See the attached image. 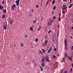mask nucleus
Here are the masks:
<instances>
[{
    "instance_id": "nucleus-28",
    "label": "nucleus",
    "mask_w": 73,
    "mask_h": 73,
    "mask_svg": "<svg viewBox=\"0 0 73 73\" xmlns=\"http://www.w3.org/2000/svg\"><path fill=\"white\" fill-rule=\"evenodd\" d=\"M71 49L72 50H73V46H72L71 48Z\"/></svg>"
},
{
    "instance_id": "nucleus-61",
    "label": "nucleus",
    "mask_w": 73,
    "mask_h": 73,
    "mask_svg": "<svg viewBox=\"0 0 73 73\" xmlns=\"http://www.w3.org/2000/svg\"><path fill=\"white\" fill-rule=\"evenodd\" d=\"M59 25H58V28H59Z\"/></svg>"
},
{
    "instance_id": "nucleus-25",
    "label": "nucleus",
    "mask_w": 73,
    "mask_h": 73,
    "mask_svg": "<svg viewBox=\"0 0 73 73\" xmlns=\"http://www.w3.org/2000/svg\"><path fill=\"white\" fill-rule=\"evenodd\" d=\"M40 68L41 69V70H42V71H43V69H42V67L41 66H40Z\"/></svg>"
},
{
    "instance_id": "nucleus-58",
    "label": "nucleus",
    "mask_w": 73,
    "mask_h": 73,
    "mask_svg": "<svg viewBox=\"0 0 73 73\" xmlns=\"http://www.w3.org/2000/svg\"><path fill=\"white\" fill-rule=\"evenodd\" d=\"M68 58H70V56H67Z\"/></svg>"
},
{
    "instance_id": "nucleus-63",
    "label": "nucleus",
    "mask_w": 73,
    "mask_h": 73,
    "mask_svg": "<svg viewBox=\"0 0 73 73\" xmlns=\"http://www.w3.org/2000/svg\"><path fill=\"white\" fill-rule=\"evenodd\" d=\"M71 38H72V36H71Z\"/></svg>"
},
{
    "instance_id": "nucleus-16",
    "label": "nucleus",
    "mask_w": 73,
    "mask_h": 73,
    "mask_svg": "<svg viewBox=\"0 0 73 73\" xmlns=\"http://www.w3.org/2000/svg\"><path fill=\"white\" fill-rule=\"evenodd\" d=\"M67 56H68V55H67V54L66 53H65L64 54V56L65 58L66 57H67Z\"/></svg>"
},
{
    "instance_id": "nucleus-27",
    "label": "nucleus",
    "mask_w": 73,
    "mask_h": 73,
    "mask_svg": "<svg viewBox=\"0 0 73 73\" xmlns=\"http://www.w3.org/2000/svg\"><path fill=\"white\" fill-rule=\"evenodd\" d=\"M63 61H65V58H63Z\"/></svg>"
},
{
    "instance_id": "nucleus-44",
    "label": "nucleus",
    "mask_w": 73,
    "mask_h": 73,
    "mask_svg": "<svg viewBox=\"0 0 73 73\" xmlns=\"http://www.w3.org/2000/svg\"><path fill=\"white\" fill-rule=\"evenodd\" d=\"M49 0H48V1H47V2L46 3H47V4H48V3H49Z\"/></svg>"
},
{
    "instance_id": "nucleus-62",
    "label": "nucleus",
    "mask_w": 73,
    "mask_h": 73,
    "mask_svg": "<svg viewBox=\"0 0 73 73\" xmlns=\"http://www.w3.org/2000/svg\"><path fill=\"white\" fill-rule=\"evenodd\" d=\"M32 12H33V10H32Z\"/></svg>"
},
{
    "instance_id": "nucleus-22",
    "label": "nucleus",
    "mask_w": 73,
    "mask_h": 73,
    "mask_svg": "<svg viewBox=\"0 0 73 73\" xmlns=\"http://www.w3.org/2000/svg\"><path fill=\"white\" fill-rule=\"evenodd\" d=\"M58 20L59 21H61V17H59L58 18Z\"/></svg>"
},
{
    "instance_id": "nucleus-6",
    "label": "nucleus",
    "mask_w": 73,
    "mask_h": 73,
    "mask_svg": "<svg viewBox=\"0 0 73 73\" xmlns=\"http://www.w3.org/2000/svg\"><path fill=\"white\" fill-rule=\"evenodd\" d=\"M62 10H64V9H66L67 8V7L66 6V5H63V7H62Z\"/></svg>"
},
{
    "instance_id": "nucleus-59",
    "label": "nucleus",
    "mask_w": 73,
    "mask_h": 73,
    "mask_svg": "<svg viewBox=\"0 0 73 73\" xmlns=\"http://www.w3.org/2000/svg\"><path fill=\"white\" fill-rule=\"evenodd\" d=\"M48 4V3H46V5H47Z\"/></svg>"
},
{
    "instance_id": "nucleus-10",
    "label": "nucleus",
    "mask_w": 73,
    "mask_h": 73,
    "mask_svg": "<svg viewBox=\"0 0 73 73\" xmlns=\"http://www.w3.org/2000/svg\"><path fill=\"white\" fill-rule=\"evenodd\" d=\"M47 42H48V40H46L44 43L45 46L47 45Z\"/></svg>"
},
{
    "instance_id": "nucleus-23",
    "label": "nucleus",
    "mask_w": 73,
    "mask_h": 73,
    "mask_svg": "<svg viewBox=\"0 0 73 73\" xmlns=\"http://www.w3.org/2000/svg\"><path fill=\"white\" fill-rule=\"evenodd\" d=\"M30 31H32L33 30V28H32V27H30Z\"/></svg>"
},
{
    "instance_id": "nucleus-29",
    "label": "nucleus",
    "mask_w": 73,
    "mask_h": 73,
    "mask_svg": "<svg viewBox=\"0 0 73 73\" xmlns=\"http://www.w3.org/2000/svg\"><path fill=\"white\" fill-rule=\"evenodd\" d=\"M69 59H70L71 61H72V58H69Z\"/></svg>"
},
{
    "instance_id": "nucleus-56",
    "label": "nucleus",
    "mask_w": 73,
    "mask_h": 73,
    "mask_svg": "<svg viewBox=\"0 0 73 73\" xmlns=\"http://www.w3.org/2000/svg\"><path fill=\"white\" fill-rule=\"evenodd\" d=\"M73 29V27H72V29Z\"/></svg>"
},
{
    "instance_id": "nucleus-3",
    "label": "nucleus",
    "mask_w": 73,
    "mask_h": 73,
    "mask_svg": "<svg viewBox=\"0 0 73 73\" xmlns=\"http://www.w3.org/2000/svg\"><path fill=\"white\" fill-rule=\"evenodd\" d=\"M16 5L15 4H14L11 7V10L12 11H14V9L16 7Z\"/></svg>"
},
{
    "instance_id": "nucleus-18",
    "label": "nucleus",
    "mask_w": 73,
    "mask_h": 73,
    "mask_svg": "<svg viewBox=\"0 0 73 73\" xmlns=\"http://www.w3.org/2000/svg\"><path fill=\"white\" fill-rule=\"evenodd\" d=\"M13 22V20H11L10 21V24H12V23Z\"/></svg>"
},
{
    "instance_id": "nucleus-4",
    "label": "nucleus",
    "mask_w": 73,
    "mask_h": 73,
    "mask_svg": "<svg viewBox=\"0 0 73 73\" xmlns=\"http://www.w3.org/2000/svg\"><path fill=\"white\" fill-rule=\"evenodd\" d=\"M64 43H65V48L66 49V46H67V40L66 39L65 40Z\"/></svg>"
},
{
    "instance_id": "nucleus-55",
    "label": "nucleus",
    "mask_w": 73,
    "mask_h": 73,
    "mask_svg": "<svg viewBox=\"0 0 73 73\" xmlns=\"http://www.w3.org/2000/svg\"><path fill=\"white\" fill-rule=\"evenodd\" d=\"M52 14H54V12H52Z\"/></svg>"
},
{
    "instance_id": "nucleus-50",
    "label": "nucleus",
    "mask_w": 73,
    "mask_h": 73,
    "mask_svg": "<svg viewBox=\"0 0 73 73\" xmlns=\"http://www.w3.org/2000/svg\"><path fill=\"white\" fill-rule=\"evenodd\" d=\"M73 4H72L70 5L71 6V7H72V6H73Z\"/></svg>"
},
{
    "instance_id": "nucleus-19",
    "label": "nucleus",
    "mask_w": 73,
    "mask_h": 73,
    "mask_svg": "<svg viewBox=\"0 0 73 73\" xmlns=\"http://www.w3.org/2000/svg\"><path fill=\"white\" fill-rule=\"evenodd\" d=\"M56 6H54L53 7V10H55V9H56Z\"/></svg>"
},
{
    "instance_id": "nucleus-12",
    "label": "nucleus",
    "mask_w": 73,
    "mask_h": 73,
    "mask_svg": "<svg viewBox=\"0 0 73 73\" xmlns=\"http://www.w3.org/2000/svg\"><path fill=\"white\" fill-rule=\"evenodd\" d=\"M3 8L4 7L2 6H1V5H0V9L2 10L3 9Z\"/></svg>"
},
{
    "instance_id": "nucleus-1",
    "label": "nucleus",
    "mask_w": 73,
    "mask_h": 73,
    "mask_svg": "<svg viewBox=\"0 0 73 73\" xmlns=\"http://www.w3.org/2000/svg\"><path fill=\"white\" fill-rule=\"evenodd\" d=\"M52 23H53V21H52V20L50 19V20H49L48 23V26L50 27Z\"/></svg>"
},
{
    "instance_id": "nucleus-5",
    "label": "nucleus",
    "mask_w": 73,
    "mask_h": 73,
    "mask_svg": "<svg viewBox=\"0 0 73 73\" xmlns=\"http://www.w3.org/2000/svg\"><path fill=\"white\" fill-rule=\"evenodd\" d=\"M45 57L44 56H42V59L41 60V62H44L45 61Z\"/></svg>"
},
{
    "instance_id": "nucleus-21",
    "label": "nucleus",
    "mask_w": 73,
    "mask_h": 73,
    "mask_svg": "<svg viewBox=\"0 0 73 73\" xmlns=\"http://www.w3.org/2000/svg\"><path fill=\"white\" fill-rule=\"evenodd\" d=\"M53 58H56V56H55V55H54L53 56Z\"/></svg>"
},
{
    "instance_id": "nucleus-51",
    "label": "nucleus",
    "mask_w": 73,
    "mask_h": 73,
    "mask_svg": "<svg viewBox=\"0 0 73 73\" xmlns=\"http://www.w3.org/2000/svg\"><path fill=\"white\" fill-rule=\"evenodd\" d=\"M59 32V31H58V33L57 34V36H58V33Z\"/></svg>"
},
{
    "instance_id": "nucleus-20",
    "label": "nucleus",
    "mask_w": 73,
    "mask_h": 73,
    "mask_svg": "<svg viewBox=\"0 0 73 73\" xmlns=\"http://www.w3.org/2000/svg\"><path fill=\"white\" fill-rule=\"evenodd\" d=\"M52 4H53H53H54V3H55V1H54H54H53L52 2Z\"/></svg>"
},
{
    "instance_id": "nucleus-41",
    "label": "nucleus",
    "mask_w": 73,
    "mask_h": 73,
    "mask_svg": "<svg viewBox=\"0 0 73 73\" xmlns=\"http://www.w3.org/2000/svg\"><path fill=\"white\" fill-rule=\"evenodd\" d=\"M64 1L66 2L67 1V0H63Z\"/></svg>"
},
{
    "instance_id": "nucleus-32",
    "label": "nucleus",
    "mask_w": 73,
    "mask_h": 73,
    "mask_svg": "<svg viewBox=\"0 0 73 73\" xmlns=\"http://www.w3.org/2000/svg\"><path fill=\"white\" fill-rule=\"evenodd\" d=\"M72 7V6L71 5H70V6H69V8H71V7Z\"/></svg>"
},
{
    "instance_id": "nucleus-54",
    "label": "nucleus",
    "mask_w": 73,
    "mask_h": 73,
    "mask_svg": "<svg viewBox=\"0 0 73 73\" xmlns=\"http://www.w3.org/2000/svg\"><path fill=\"white\" fill-rule=\"evenodd\" d=\"M42 50L43 51H44V50L43 49H42Z\"/></svg>"
},
{
    "instance_id": "nucleus-38",
    "label": "nucleus",
    "mask_w": 73,
    "mask_h": 73,
    "mask_svg": "<svg viewBox=\"0 0 73 73\" xmlns=\"http://www.w3.org/2000/svg\"><path fill=\"white\" fill-rule=\"evenodd\" d=\"M63 72V70H62L61 72V73H62Z\"/></svg>"
},
{
    "instance_id": "nucleus-53",
    "label": "nucleus",
    "mask_w": 73,
    "mask_h": 73,
    "mask_svg": "<svg viewBox=\"0 0 73 73\" xmlns=\"http://www.w3.org/2000/svg\"><path fill=\"white\" fill-rule=\"evenodd\" d=\"M71 65H72V67H73V64H71Z\"/></svg>"
},
{
    "instance_id": "nucleus-11",
    "label": "nucleus",
    "mask_w": 73,
    "mask_h": 73,
    "mask_svg": "<svg viewBox=\"0 0 73 73\" xmlns=\"http://www.w3.org/2000/svg\"><path fill=\"white\" fill-rule=\"evenodd\" d=\"M3 13H6V12H7V10L3 9Z\"/></svg>"
},
{
    "instance_id": "nucleus-48",
    "label": "nucleus",
    "mask_w": 73,
    "mask_h": 73,
    "mask_svg": "<svg viewBox=\"0 0 73 73\" xmlns=\"http://www.w3.org/2000/svg\"><path fill=\"white\" fill-rule=\"evenodd\" d=\"M42 53H45V50L43 51L42 52Z\"/></svg>"
},
{
    "instance_id": "nucleus-37",
    "label": "nucleus",
    "mask_w": 73,
    "mask_h": 73,
    "mask_svg": "<svg viewBox=\"0 0 73 73\" xmlns=\"http://www.w3.org/2000/svg\"><path fill=\"white\" fill-rule=\"evenodd\" d=\"M35 40H36V41H37L38 40V39H37V38H36V39H35Z\"/></svg>"
},
{
    "instance_id": "nucleus-13",
    "label": "nucleus",
    "mask_w": 73,
    "mask_h": 73,
    "mask_svg": "<svg viewBox=\"0 0 73 73\" xmlns=\"http://www.w3.org/2000/svg\"><path fill=\"white\" fill-rule=\"evenodd\" d=\"M42 66L43 67H44V66H45V63H44V62H43L42 63Z\"/></svg>"
},
{
    "instance_id": "nucleus-30",
    "label": "nucleus",
    "mask_w": 73,
    "mask_h": 73,
    "mask_svg": "<svg viewBox=\"0 0 73 73\" xmlns=\"http://www.w3.org/2000/svg\"><path fill=\"white\" fill-rule=\"evenodd\" d=\"M56 50H57V49H56V48H54V51H56Z\"/></svg>"
},
{
    "instance_id": "nucleus-52",
    "label": "nucleus",
    "mask_w": 73,
    "mask_h": 73,
    "mask_svg": "<svg viewBox=\"0 0 73 73\" xmlns=\"http://www.w3.org/2000/svg\"><path fill=\"white\" fill-rule=\"evenodd\" d=\"M70 3H71V2H72V0H70Z\"/></svg>"
},
{
    "instance_id": "nucleus-26",
    "label": "nucleus",
    "mask_w": 73,
    "mask_h": 73,
    "mask_svg": "<svg viewBox=\"0 0 73 73\" xmlns=\"http://www.w3.org/2000/svg\"><path fill=\"white\" fill-rule=\"evenodd\" d=\"M5 3V2H4V1H2V4H4Z\"/></svg>"
},
{
    "instance_id": "nucleus-2",
    "label": "nucleus",
    "mask_w": 73,
    "mask_h": 73,
    "mask_svg": "<svg viewBox=\"0 0 73 73\" xmlns=\"http://www.w3.org/2000/svg\"><path fill=\"white\" fill-rule=\"evenodd\" d=\"M46 58V61H47V62H50V60H49V57L47 56H45Z\"/></svg>"
},
{
    "instance_id": "nucleus-35",
    "label": "nucleus",
    "mask_w": 73,
    "mask_h": 73,
    "mask_svg": "<svg viewBox=\"0 0 73 73\" xmlns=\"http://www.w3.org/2000/svg\"><path fill=\"white\" fill-rule=\"evenodd\" d=\"M41 21H42V19H43V17H41Z\"/></svg>"
},
{
    "instance_id": "nucleus-15",
    "label": "nucleus",
    "mask_w": 73,
    "mask_h": 73,
    "mask_svg": "<svg viewBox=\"0 0 73 73\" xmlns=\"http://www.w3.org/2000/svg\"><path fill=\"white\" fill-rule=\"evenodd\" d=\"M5 15L4 14L2 17V19H4V18H5Z\"/></svg>"
},
{
    "instance_id": "nucleus-39",
    "label": "nucleus",
    "mask_w": 73,
    "mask_h": 73,
    "mask_svg": "<svg viewBox=\"0 0 73 73\" xmlns=\"http://www.w3.org/2000/svg\"><path fill=\"white\" fill-rule=\"evenodd\" d=\"M45 38H47V36H45L44 37Z\"/></svg>"
},
{
    "instance_id": "nucleus-24",
    "label": "nucleus",
    "mask_w": 73,
    "mask_h": 73,
    "mask_svg": "<svg viewBox=\"0 0 73 73\" xmlns=\"http://www.w3.org/2000/svg\"><path fill=\"white\" fill-rule=\"evenodd\" d=\"M70 72H71V73H72V68H70Z\"/></svg>"
},
{
    "instance_id": "nucleus-33",
    "label": "nucleus",
    "mask_w": 73,
    "mask_h": 73,
    "mask_svg": "<svg viewBox=\"0 0 73 73\" xmlns=\"http://www.w3.org/2000/svg\"><path fill=\"white\" fill-rule=\"evenodd\" d=\"M62 13H63V14H65L64 12V11H63V10H62Z\"/></svg>"
},
{
    "instance_id": "nucleus-17",
    "label": "nucleus",
    "mask_w": 73,
    "mask_h": 73,
    "mask_svg": "<svg viewBox=\"0 0 73 73\" xmlns=\"http://www.w3.org/2000/svg\"><path fill=\"white\" fill-rule=\"evenodd\" d=\"M20 45L21 47H23L24 46V44L22 43H21Z\"/></svg>"
},
{
    "instance_id": "nucleus-46",
    "label": "nucleus",
    "mask_w": 73,
    "mask_h": 73,
    "mask_svg": "<svg viewBox=\"0 0 73 73\" xmlns=\"http://www.w3.org/2000/svg\"><path fill=\"white\" fill-rule=\"evenodd\" d=\"M25 36L27 38H28V36L27 35H25Z\"/></svg>"
},
{
    "instance_id": "nucleus-7",
    "label": "nucleus",
    "mask_w": 73,
    "mask_h": 73,
    "mask_svg": "<svg viewBox=\"0 0 73 73\" xmlns=\"http://www.w3.org/2000/svg\"><path fill=\"white\" fill-rule=\"evenodd\" d=\"M20 0H17L16 1V3L17 4V5H19V2H20Z\"/></svg>"
},
{
    "instance_id": "nucleus-43",
    "label": "nucleus",
    "mask_w": 73,
    "mask_h": 73,
    "mask_svg": "<svg viewBox=\"0 0 73 73\" xmlns=\"http://www.w3.org/2000/svg\"><path fill=\"white\" fill-rule=\"evenodd\" d=\"M50 32H51V31H49L48 33H50Z\"/></svg>"
},
{
    "instance_id": "nucleus-40",
    "label": "nucleus",
    "mask_w": 73,
    "mask_h": 73,
    "mask_svg": "<svg viewBox=\"0 0 73 73\" xmlns=\"http://www.w3.org/2000/svg\"><path fill=\"white\" fill-rule=\"evenodd\" d=\"M16 46V44H14V47L15 48V47Z\"/></svg>"
},
{
    "instance_id": "nucleus-8",
    "label": "nucleus",
    "mask_w": 73,
    "mask_h": 73,
    "mask_svg": "<svg viewBox=\"0 0 73 73\" xmlns=\"http://www.w3.org/2000/svg\"><path fill=\"white\" fill-rule=\"evenodd\" d=\"M52 46H51L50 47V48L48 50V53H50V51L52 50Z\"/></svg>"
},
{
    "instance_id": "nucleus-45",
    "label": "nucleus",
    "mask_w": 73,
    "mask_h": 73,
    "mask_svg": "<svg viewBox=\"0 0 73 73\" xmlns=\"http://www.w3.org/2000/svg\"><path fill=\"white\" fill-rule=\"evenodd\" d=\"M40 53L41 54H42V52H41V50H40Z\"/></svg>"
},
{
    "instance_id": "nucleus-34",
    "label": "nucleus",
    "mask_w": 73,
    "mask_h": 73,
    "mask_svg": "<svg viewBox=\"0 0 73 73\" xmlns=\"http://www.w3.org/2000/svg\"><path fill=\"white\" fill-rule=\"evenodd\" d=\"M59 16H60V17H61V13H59Z\"/></svg>"
},
{
    "instance_id": "nucleus-42",
    "label": "nucleus",
    "mask_w": 73,
    "mask_h": 73,
    "mask_svg": "<svg viewBox=\"0 0 73 73\" xmlns=\"http://www.w3.org/2000/svg\"><path fill=\"white\" fill-rule=\"evenodd\" d=\"M36 21H33V23H36Z\"/></svg>"
},
{
    "instance_id": "nucleus-14",
    "label": "nucleus",
    "mask_w": 73,
    "mask_h": 73,
    "mask_svg": "<svg viewBox=\"0 0 73 73\" xmlns=\"http://www.w3.org/2000/svg\"><path fill=\"white\" fill-rule=\"evenodd\" d=\"M55 40H56V37L54 36L53 38V41H54Z\"/></svg>"
},
{
    "instance_id": "nucleus-9",
    "label": "nucleus",
    "mask_w": 73,
    "mask_h": 73,
    "mask_svg": "<svg viewBox=\"0 0 73 73\" xmlns=\"http://www.w3.org/2000/svg\"><path fill=\"white\" fill-rule=\"evenodd\" d=\"M7 25L5 24V25L3 26L4 29H5V30H6V29H7Z\"/></svg>"
},
{
    "instance_id": "nucleus-64",
    "label": "nucleus",
    "mask_w": 73,
    "mask_h": 73,
    "mask_svg": "<svg viewBox=\"0 0 73 73\" xmlns=\"http://www.w3.org/2000/svg\"><path fill=\"white\" fill-rule=\"evenodd\" d=\"M44 43L43 44V46H44Z\"/></svg>"
},
{
    "instance_id": "nucleus-36",
    "label": "nucleus",
    "mask_w": 73,
    "mask_h": 73,
    "mask_svg": "<svg viewBox=\"0 0 73 73\" xmlns=\"http://www.w3.org/2000/svg\"><path fill=\"white\" fill-rule=\"evenodd\" d=\"M38 5H36V7L37 8H38Z\"/></svg>"
},
{
    "instance_id": "nucleus-31",
    "label": "nucleus",
    "mask_w": 73,
    "mask_h": 73,
    "mask_svg": "<svg viewBox=\"0 0 73 73\" xmlns=\"http://www.w3.org/2000/svg\"><path fill=\"white\" fill-rule=\"evenodd\" d=\"M53 19H56V17L54 16L53 17Z\"/></svg>"
},
{
    "instance_id": "nucleus-60",
    "label": "nucleus",
    "mask_w": 73,
    "mask_h": 73,
    "mask_svg": "<svg viewBox=\"0 0 73 73\" xmlns=\"http://www.w3.org/2000/svg\"><path fill=\"white\" fill-rule=\"evenodd\" d=\"M72 56H71V58H72Z\"/></svg>"
},
{
    "instance_id": "nucleus-57",
    "label": "nucleus",
    "mask_w": 73,
    "mask_h": 73,
    "mask_svg": "<svg viewBox=\"0 0 73 73\" xmlns=\"http://www.w3.org/2000/svg\"><path fill=\"white\" fill-rule=\"evenodd\" d=\"M38 31H40V28L38 29Z\"/></svg>"
},
{
    "instance_id": "nucleus-49",
    "label": "nucleus",
    "mask_w": 73,
    "mask_h": 73,
    "mask_svg": "<svg viewBox=\"0 0 73 73\" xmlns=\"http://www.w3.org/2000/svg\"><path fill=\"white\" fill-rule=\"evenodd\" d=\"M41 26H39V29H41Z\"/></svg>"
},
{
    "instance_id": "nucleus-47",
    "label": "nucleus",
    "mask_w": 73,
    "mask_h": 73,
    "mask_svg": "<svg viewBox=\"0 0 73 73\" xmlns=\"http://www.w3.org/2000/svg\"><path fill=\"white\" fill-rule=\"evenodd\" d=\"M64 73H67L66 71H65Z\"/></svg>"
}]
</instances>
